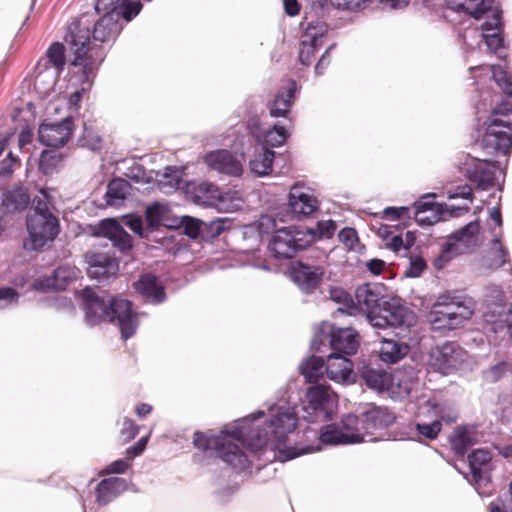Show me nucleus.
I'll list each match as a JSON object with an SVG mask.
<instances>
[{
  "mask_svg": "<svg viewBox=\"0 0 512 512\" xmlns=\"http://www.w3.org/2000/svg\"><path fill=\"white\" fill-rule=\"evenodd\" d=\"M104 15L90 28V21L82 16L72 22L65 35L69 63L74 67H82L84 83L90 84L100 64L104 61L103 44L114 41L122 30L117 13L99 10Z\"/></svg>",
  "mask_w": 512,
  "mask_h": 512,
  "instance_id": "nucleus-1",
  "label": "nucleus"
},
{
  "mask_svg": "<svg viewBox=\"0 0 512 512\" xmlns=\"http://www.w3.org/2000/svg\"><path fill=\"white\" fill-rule=\"evenodd\" d=\"M82 297L85 317L89 324L97 325L102 322H117L124 340L135 334L138 320L130 301L119 298L104 299L90 288L82 291Z\"/></svg>",
  "mask_w": 512,
  "mask_h": 512,
  "instance_id": "nucleus-2",
  "label": "nucleus"
},
{
  "mask_svg": "<svg viewBox=\"0 0 512 512\" xmlns=\"http://www.w3.org/2000/svg\"><path fill=\"white\" fill-rule=\"evenodd\" d=\"M493 2L494 0H444V7L447 11L460 17L475 20H480L486 13L491 12L489 19L481 25L482 36L488 49L499 58L504 59L506 55L503 53L502 10L498 6H493Z\"/></svg>",
  "mask_w": 512,
  "mask_h": 512,
  "instance_id": "nucleus-3",
  "label": "nucleus"
},
{
  "mask_svg": "<svg viewBox=\"0 0 512 512\" xmlns=\"http://www.w3.org/2000/svg\"><path fill=\"white\" fill-rule=\"evenodd\" d=\"M475 302L466 294L448 291L432 305L429 321L436 330H453L463 326L473 315Z\"/></svg>",
  "mask_w": 512,
  "mask_h": 512,
  "instance_id": "nucleus-4",
  "label": "nucleus"
},
{
  "mask_svg": "<svg viewBox=\"0 0 512 512\" xmlns=\"http://www.w3.org/2000/svg\"><path fill=\"white\" fill-rule=\"evenodd\" d=\"M236 441H241L240 436L235 433L230 434L227 431L211 436L196 431L193 435V445L197 449L203 452L214 450L216 456L233 469L244 471L250 466V461Z\"/></svg>",
  "mask_w": 512,
  "mask_h": 512,
  "instance_id": "nucleus-5",
  "label": "nucleus"
},
{
  "mask_svg": "<svg viewBox=\"0 0 512 512\" xmlns=\"http://www.w3.org/2000/svg\"><path fill=\"white\" fill-rule=\"evenodd\" d=\"M482 146L490 154L510 153L512 148L511 100H503L493 108L482 138Z\"/></svg>",
  "mask_w": 512,
  "mask_h": 512,
  "instance_id": "nucleus-6",
  "label": "nucleus"
},
{
  "mask_svg": "<svg viewBox=\"0 0 512 512\" xmlns=\"http://www.w3.org/2000/svg\"><path fill=\"white\" fill-rule=\"evenodd\" d=\"M297 421L296 414L289 408L278 409L268 421L270 434L267 433L264 437L258 435L256 446L262 447L271 442L285 461L312 452L313 449L310 447L298 451L295 447L285 446L288 434L296 429Z\"/></svg>",
  "mask_w": 512,
  "mask_h": 512,
  "instance_id": "nucleus-7",
  "label": "nucleus"
},
{
  "mask_svg": "<svg viewBox=\"0 0 512 512\" xmlns=\"http://www.w3.org/2000/svg\"><path fill=\"white\" fill-rule=\"evenodd\" d=\"M315 241L313 230H299L295 227H284L275 231L269 249L275 258L289 259L298 251L304 250Z\"/></svg>",
  "mask_w": 512,
  "mask_h": 512,
  "instance_id": "nucleus-8",
  "label": "nucleus"
},
{
  "mask_svg": "<svg viewBox=\"0 0 512 512\" xmlns=\"http://www.w3.org/2000/svg\"><path fill=\"white\" fill-rule=\"evenodd\" d=\"M27 238L24 248L32 251L42 250L52 243L60 233L59 219L54 214L26 216Z\"/></svg>",
  "mask_w": 512,
  "mask_h": 512,
  "instance_id": "nucleus-9",
  "label": "nucleus"
},
{
  "mask_svg": "<svg viewBox=\"0 0 512 512\" xmlns=\"http://www.w3.org/2000/svg\"><path fill=\"white\" fill-rule=\"evenodd\" d=\"M87 264V275L98 281L115 279L119 273L120 264L115 253L108 245L94 247L84 254Z\"/></svg>",
  "mask_w": 512,
  "mask_h": 512,
  "instance_id": "nucleus-10",
  "label": "nucleus"
},
{
  "mask_svg": "<svg viewBox=\"0 0 512 512\" xmlns=\"http://www.w3.org/2000/svg\"><path fill=\"white\" fill-rule=\"evenodd\" d=\"M464 361V351L457 342L446 341L432 347L429 352L428 365L443 375L454 373Z\"/></svg>",
  "mask_w": 512,
  "mask_h": 512,
  "instance_id": "nucleus-11",
  "label": "nucleus"
},
{
  "mask_svg": "<svg viewBox=\"0 0 512 512\" xmlns=\"http://www.w3.org/2000/svg\"><path fill=\"white\" fill-rule=\"evenodd\" d=\"M416 323V314L407 306L397 300L384 301L377 315L371 318V324L375 327H411Z\"/></svg>",
  "mask_w": 512,
  "mask_h": 512,
  "instance_id": "nucleus-12",
  "label": "nucleus"
},
{
  "mask_svg": "<svg viewBox=\"0 0 512 512\" xmlns=\"http://www.w3.org/2000/svg\"><path fill=\"white\" fill-rule=\"evenodd\" d=\"M479 231V221L475 220L454 232L443 245L441 257L449 260L455 255L472 252L478 246Z\"/></svg>",
  "mask_w": 512,
  "mask_h": 512,
  "instance_id": "nucleus-13",
  "label": "nucleus"
},
{
  "mask_svg": "<svg viewBox=\"0 0 512 512\" xmlns=\"http://www.w3.org/2000/svg\"><path fill=\"white\" fill-rule=\"evenodd\" d=\"M461 172L479 190H487L495 184V166L487 160L467 157Z\"/></svg>",
  "mask_w": 512,
  "mask_h": 512,
  "instance_id": "nucleus-14",
  "label": "nucleus"
},
{
  "mask_svg": "<svg viewBox=\"0 0 512 512\" xmlns=\"http://www.w3.org/2000/svg\"><path fill=\"white\" fill-rule=\"evenodd\" d=\"M74 131V122L71 117H66L59 123L43 122L38 131L39 141L49 147H62L71 139Z\"/></svg>",
  "mask_w": 512,
  "mask_h": 512,
  "instance_id": "nucleus-15",
  "label": "nucleus"
},
{
  "mask_svg": "<svg viewBox=\"0 0 512 512\" xmlns=\"http://www.w3.org/2000/svg\"><path fill=\"white\" fill-rule=\"evenodd\" d=\"M292 280L306 293H312L321 283L325 270L323 266L296 261L291 267Z\"/></svg>",
  "mask_w": 512,
  "mask_h": 512,
  "instance_id": "nucleus-16",
  "label": "nucleus"
},
{
  "mask_svg": "<svg viewBox=\"0 0 512 512\" xmlns=\"http://www.w3.org/2000/svg\"><path fill=\"white\" fill-rule=\"evenodd\" d=\"M307 401L308 409L313 410L316 417H321L323 420L331 419L336 395L329 387L317 385L309 388Z\"/></svg>",
  "mask_w": 512,
  "mask_h": 512,
  "instance_id": "nucleus-17",
  "label": "nucleus"
},
{
  "mask_svg": "<svg viewBox=\"0 0 512 512\" xmlns=\"http://www.w3.org/2000/svg\"><path fill=\"white\" fill-rule=\"evenodd\" d=\"M319 208L318 199L304 191L303 186L295 184L289 192L288 209L297 219L312 215Z\"/></svg>",
  "mask_w": 512,
  "mask_h": 512,
  "instance_id": "nucleus-18",
  "label": "nucleus"
},
{
  "mask_svg": "<svg viewBox=\"0 0 512 512\" xmlns=\"http://www.w3.org/2000/svg\"><path fill=\"white\" fill-rule=\"evenodd\" d=\"M297 91V83L293 79H284L274 98L268 102L269 114L272 117H287Z\"/></svg>",
  "mask_w": 512,
  "mask_h": 512,
  "instance_id": "nucleus-19",
  "label": "nucleus"
},
{
  "mask_svg": "<svg viewBox=\"0 0 512 512\" xmlns=\"http://www.w3.org/2000/svg\"><path fill=\"white\" fill-rule=\"evenodd\" d=\"M355 300L358 309L367 313L371 320L383 306L382 287L377 284H363L356 289Z\"/></svg>",
  "mask_w": 512,
  "mask_h": 512,
  "instance_id": "nucleus-20",
  "label": "nucleus"
},
{
  "mask_svg": "<svg viewBox=\"0 0 512 512\" xmlns=\"http://www.w3.org/2000/svg\"><path fill=\"white\" fill-rule=\"evenodd\" d=\"M96 235L109 239L113 246L123 254L128 253L133 248L131 235L114 219L101 221Z\"/></svg>",
  "mask_w": 512,
  "mask_h": 512,
  "instance_id": "nucleus-21",
  "label": "nucleus"
},
{
  "mask_svg": "<svg viewBox=\"0 0 512 512\" xmlns=\"http://www.w3.org/2000/svg\"><path fill=\"white\" fill-rule=\"evenodd\" d=\"M133 289L146 302L151 304H160L166 299V292L163 284L158 277L152 273L140 275L133 285Z\"/></svg>",
  "mask_w": 512,
  "mask_h": 512,
  "instance_id": "nucleus-22",
  "label": "nucleus"
},
{
  "mask_svg": "<svg viewBox=\"0 0 512 512\" xmlns=\"http://www.w3.org/2000/svg\"><path fill=\"white\" fill-rule=\"evenodd\" d=\"M204 161L212 170L229 176H240L243 171L240 161L227 150L210 152Z\"/></svg>",
  "mask_w": 512,
  "mask_h": 512,
  "instance_id": "nucleus-23",
  "label": "nucleus"
},
{
  "mask_svg": "<svg viewBox=\"0 0 512 512\" xmlns=\"http://www.w3.org/2000/svg\"><path fill=\"white\" fill-rule=\"evenodd\" d=\"M329 342L334 352L353 355L359 347L358 333L352 328L331 327Z\"/></svg>",
  "mask_w": 512,
  "mask_h": 512,
  "instance_id": "nucleus-24",
  "label": "nucleus"
},
{
  "mask_svg": "<svg viewBox=\"0 0 512 512\" xmlns=\"http://www.w3.org/2000/svg\"><path fill=\"white\" fill-rule=\"evenodd\" d=\"M362 425L366 434L373 436L377 431L384 430L391 426L395 420V414L386 407H372L362 413Z\"/></svg>",
  "mask_w": 512,
  "mask_h": 512,
  "instance_id": "nucleus-25",
  "label": "nucleus"
},
{
  "mask_svg": "<svg viewBox=\"0 0 512 512\" xmlns=\"http://www.w3.org/2000/svg\"><path fill=\"white\" fill-rule=\"evenodd\" d=\"M127 481L120 477L102 479L95 488V500L98 505L105 506L127 489Z\"/></svg>",
  "mask_w": 512,
  "mask_h": 512,
  "instance_id": "nucleus-26",
  "label": "nucleus"
},
{
  "mask_svg": "<svg viewBox=\"0 0 512 512\" xmlns=\"http://www.w3.org/2000/svg\"><path fill=\"white\" fill-rule=\"evenodd\" d=\"M492 456L488 450L477 449L468 456L472 481L479 485L490 478Z\"/></svg>",
  "mask_w": 512,
  "mask_h": 512,
  "instance_id": "nucleus-27",
  "label": "nucleus"
},
{
  "mask_svg": "<svg viewBox=\"0 0 512 512\" xmlns=\"http://www.w3.org/2000/svg\"><path fill=\"white\" fill-rule=\"evenodd\" d=\"M31 201L28 189L23 186H14L2 194L0 208L6 214L23 212Z\"/></svg>",
  "mask_w": 512,
  "mask_h": 512,
  "instance_id": "nucleus-28",
  "label": "nucleus"
},
{
  "mask_svg": "<svg viewBox=\"0 0 512 512\" xmlns=\"http://www.w3.org/2000/svg\"><path fill=\"white\" fill-rule=\"evenodd\" d=\"M76 279V272L70 266H59L53 274L35 282L34 287L40 290H64Z\"/></svg>",
  "mask_w": 512,
  "mask_h": 512,
  "instance_id": "nucleus-29",
  "label": "nucleus"
},
{
  "mask_svg": "<svg viewBox=\"0 0 512 512\" xmlns=\"http://www.w3.org/2000/svg\"><path fill=\"white\" fill-rule=\"evenodd\" d=\"M346 354L333 352L327 357L325 372L331 380H347L352 372L353 364Z\"/></svg>",
  "mask_w": 512,
  "mask_h": 512,
  "instance_id": "nucleus-30",
  "label": "nucleus"
},
{
  "mask_svg": "<svg viewBox=\"0 0 512 512\" xmlns=\"http://www.w3.org/2000/svg\"><path fill=\"white\" fill-rule=\"evenodd\" d=\"M148 442V436L140 438L137 443L126 450L125 459H118L110 463L103 471L105 474H123L131 467V461L142 454Z\"/></svg>",
  "mask_w": 512,
  "mask_h": 512,
  "instance_id": "nucleus-31",
  "label": "nucleus"
},
{
  "mask_svg": "<svg viewBox=\"0 0 512 512\" xmlns=\"http://www.w3.org/2000/svg\"><path fill=\"white\" fill-rule=\"evenodd\" d=\"M415 219L420 224L432 225L441 220L439 205L434 196H424L415 202Z\"/></svg>",
  "mask_w": 512,
  "mask_h": 512,
  "instance_id": "nucleus-32",
  "label": "nucleus"
},
{
  "mask_svg": "<svg viewBox=\"0 0 512 512\" xmlns=\"http://www.w3.org/2000/svg\"><path fill=\"white\" fill-rule=\"evenodd\" d=\"M340 429L342 434H344L346 444L362 442L367 435L362 425V417L353 414H347L342 417Z\"/></svg>",
  "mask_w": 512,
  "mask_h": 512,
  "instance_id": "nucleus-33",
  "label": "nucleus"
},
{
  "mask_svg": "<svg viewBox=\"0 0 512 512\" xmlns=\"http://www.w3.org/2000/svg\"><path fill=\"white\" fill-rule=\"evenodd\" d=\"M192 197L196 204L212 206L222 199V193L216 185L202 182L193 187Z\"/></svg>",
  "mask_w": 512,
  "mask_h": 512,
  "instance_id": "nucleus-34",
  "label": "nucleus"
},
{
  "mask_svg": "<svg viewBox=\"0 0 512 512\" xmlns=\"http://www.w3.org/2000/svg\"><path fill=\"white\" fill-rule=\"evenodd\" d=\"M408 353V346L393 339H383L379 349V357L386 363H397Z\"/></svg>",
  "mask_w": 512,
  "mask_h": 512,
  "instance_id": "nucleus-35",
  "label": "nucleus"
},
{
  "mask_svg": "<svg viewBox=\"0 0 512 512\" xmlns=\"http://www.w3.org/2000/svg\"><path fill=\"white\" fill-rule=\"evenodd\" d=\"M476 442L474 433L467 427H458L450 438L451 447L457 455H465Z\"/></svg>",
  "mask_w": 512,
  "mask_h": 512,
  "instance_id": "nucleus-36",
  "label": "nucleus"
},
{
  "mask_svg": "<svg viewBox=\"0 0 512 512\" xmlns=\"http://www.w3.org/2000/svg\"><path fill=\"white\" fill-rule=\"evenodd\" d=\"M274 157L275 152L263 146L262 152L249 161L250 170L257 176L268 175L272 171Z\"/></svg>",
  "mask_w": 512,
  "mask_h": 512,
  "instance_id": "nucleus-37",
  "label": "nucleus"
},
{
  "mask_svg": "<svg viewBox=\"0 0 512 512\" xmlns=\"http://www.w3.org/2000/svg\"><path fill=\"white\" fill-rule=\"evenodd\" d=\"M77 144L91 151H100L103 147V138L94 125L84 123L83 133L78 138Z\"/></svg>",
  "mask_w": 512,
  "mask_h": 512,
  "instance_id": "nucleus-38",
  "label": "nucleus"
},
{
  "mask_svg": "<svg viewBox=\"0 0 512 512\" xmlns=\"http://www.w3.org/2000/svg\"><path fill=\"white\" fill-rule=\"evenodd\" d=\"M325 363L322 357L311 356L301 365V373L309 383H317L323 377Z\"/></svg>",
  "mask_w": 512,
  "mask_h": 512,
  "instance_id": "nucleus-39",
  "label": "nucleus"
},
{
  "mask_svg": "<svg viewBox=\"0 0 512 512\" xmlns=\"http://www.w3.org/2000/svg\"><path fill=\"white\" fill-rule=\"evenodd\" d=\"M361 378L369 388L378 391L388 389L390 384V377L386 372L371 368L364 369Z\"/></svg>",
  "mask_w": 512,
  "mask_h": 512,
  "instance_id": "nucleus-40",
  "label": "nucleus"
},
{
  "mask_svg": "<svg viewBox=\"0 0 512 512\" xmlns=\"http://www.w3.org/2000/svg\"><path fill=\"white\" fill-rule=\"evenodd\" d=\"M63 155L57 150L42 151L39 159V170L45 174H53L61 165Z\"/></svg>",
  "mask_w": 512,
  "mask_h": 512,
  "instance_id": "nucleus-41",
  "label": "nucleus"
},
{
  "mask_svg": "<svg viewBox=\"0 0 512 512\" xmlns=\"http://www.w3.org/2000/svg\"><path fill=\"white\" fill-rule=\"evenodd\" d=\"M328 32V25L321 20H315L309 22L307 26L304 28V31L301 35V39L307 40L311 43L323 44V37Z\"/></svg>",
  "mask_w": 512,
  "mask_h": 512,
  "instance_id": "nucleus-42",
  "label": "nucleus"
},
{
  "mask_svg": "<svg viewBox=\"0 0 512 512\" xmlns=\"http://www.w3.org/2000/svg\"><path fill=\"white\" fill-rule=\"evenodd\" d=\"M65 51V46L60 42L52 43L46 51V58L55 68L57 74H60L64 70L66 64Z\"/></svg>",
  "mask_w": 512,
  "mask_h": 512,
  "instance_id": "nucleus-43",
  "label": "nucleus"
},
{
  "mask_svg": "<svg viewBox=\"0 0 512 512\" xmlns=\"http://www.w3.org/2000/svg\"><path fill=\"white\" fill-rule=\"evenodd\" d=\"M113 9H107L112 11L111 13H117V19L120 17L126 21H130L133 17L139 14L142 4L135 0H120L118 1Z\"/></svg>",
  "mask_w": 512,
  "mask_h": 512,
  "instance_id": "nucleus-44",
  "label": "nucleus"
},
{
  "mask_svg": "<svg viewBox=\"0 0 512 512\" xmlns=\"http://www.w3.org/2000/svg\"><path fill=\"white\" fill-rule=\"evenodd\" d=\"M427 404L441 423L442 421L455 423L459 417L456 409L450 404L434 402L432 400H429Z\"/></svg>",
  "mask_w": 512,
  "mask_h": 512,
  "instance_id": "nucleus-45",
  "label": "nucleus"
},
{
  "mask_svg": "<svg viewBox=\"0 0 512 512\" xmlns=\"http://www.w3.org/2000/svg\"><path fill=\"white\" fill-rule=\"evenodd\" d=\"M288 137V132L283 126L274 125L272 129L266 130L259 143L270 147H279L285 143Z\"/></svg>",
  "mask_w": 512,
  "mask_h": 512,
  "instance_id": "nucleus-46",
  "label": "nucleus"
},
{
  "mask_svg": "<svg viewBox=\"0 0 512 512\" xmlns=\"http://www.w3.org/2000/svg\"><path fill=\"white\" fill-rule=\"evenodd\" d=\"M128 183L121 179H115L109 182L107 186V202L114 204L119 200H124L127 194Z\"/></svg>",
  "mask_w": 512,
  "mask_h": 512,
  "instance_id": "nucleus-47",
  "label": "nucleus"
},
{
  "mask_svg": "<svg viewBox=\"0 0 512 512\" xmlns=\"http://www.w3.org/2000/svg\"><path fill=\"white\" fill-rule=\"evenodd\" d=\"M492 77L501 90L512 97V76L500 65L491 66Z\"/></svg>",
  "mask_w": 512,
  "mask_h": 512,
  "instance_id": "nucleus-48",
  "label": "nucleus"
},
{
  "mask_svg": "<svg viewBox=\"0 0 512 512\" xmlns=\"http://www.w3.org/2000/svg\"><path fill=\"white\" fill-rule=\"evenodd\" d=\"M320 440L325 444H346L340 426L329 424L320 431Z\"/></svg>",
  "mask_w": 512,
  "mask_h": 512,
  "instance_id": "nucleus-49",
  "label": "nucleus"
},
{
  "mask_svg": "<svg viewBox=\"0 0 512 512\" xmlns=\"http://www.w3.org/2000/svg\"><path fill=\"white\" fill-rule=\"evenodd\" d=\"M41 196H36L32 201V207L29 210L27 216H33L34 214L45 215L53 214L50 209L49 196L43 189L40 190Z\"/></svg>",
  "mask_w": 512,
  "mask_h": 512,
  "instance_id": "nucleus-50",
  "label": "nucleus"
},
{
  "mask_svg": "<svg viewBox=\"0 0 512 512\" xmlns=\"http://www.w3.org/2000/svg\"><path fill=\"white\" fill-rule=\"evenodd\" d=\"M165 208L159 204L154 203L147 207L145 212L146 222L149 228H157L162 225Z\"/></svg>",
  "mask_w": 512,
  "mask_h": 512,
  "instance_id": "nucleus-51",
  "label": "nucleus"
},
{
  "mask_svg": "<svg viewBox=\"0 0 512 512\" xmlns=\"http://www.w3.org/2000/svg\"><path fill=\"white\" fill-rule=\"evenodd\" d=\"M121 425L119 431V439L122 443H127L134 439L139 432L138 425L130 418L124 417L118 422Z\"/></svg>",
  "mask_w": 512,
  "mask_h": 512,
  "instance_id": "nucleus-52",
  "label": "nucleus"
},
{
  "mask_svg": "<svg viewBox=\"0 0 512 512\" xmlns=\"http://www.w3.org/2000/svg\"><path fill=\"white\" fill-rule=\"evenodd\" d=\"M442 429V423L440 420H434L431 423H417L416 431L419 436H423L426 439L434 440L438 437Z\"/></svg>",
  "mask_w": 512,
  "mask_h": 512,
  "instance_id": "nucleus-53",
  "label": "nucleus"
},
{
  "mask_svg": "<svg viewBox=\"0 0 512 512\" xmlns=\"http://www.w3.org/2000/svg\"><path fill=\"white\" fill-rule=\"evenodd\" d=\"M319 47H321L320 44L311 43L307 40L301 39L299 50L300 62L304 66H309Z\"/></svg>",
  "mask_w": 512,
  "mask_h": 512,
  "instance_id": "nucleus-54",
  "label": "nucleus"
},
{
  "mask_svg": "<svg viewBox=\"0 0 512 512\" xmlns=\"http://www.w3.org/2000/svg\"><path fill=\"white\" fill-rule=\"evenodd\" d=\"M79 70L78 72L81 73V85H82V88L80 90H77L75 92H73L70 96H69V99H68V103H69V106L71 109H73L74 111H78L79 108H80V103L82 101V98H83V94L90 89V87L92 86L93 84V81H94V78H92V81L90 84L88 83H84V75H83V72H82V67H78Z\"/></svg>",
  "mask_w": 512,
  "mask_h": 512,
  "instance_id": "nucleus-55",
  "label": "nucleus"
},
{
  "mask_svg": "<svg viewBox=\"0 0 512 512\" xmlns=\"http://www.w3.org/2000/svg\"><path fill=\"white\" fill-rule=\"evenodd\" d=\"M336 229L337 225L333 220L319 221L316 229H312L315 233V241L322 238H332Z\"/></svg>",
  "mask_w": 512,
  "mask_h": 512,
  "instance_id": "nucleus-56",
  "label": "nucleus"
},
{
  "mask_svg": "<svg viewBox=\"0 0 512 512\" xmlns=\"http://www.w3.org/2000/svg\"><path fill=\"white\" fill-rule=\"evenodd\" d=\"M339 241L343 243L347 249L353 250L359 242L357 232L354 228H343L338 234Z\"/></svg>",
  "mask_w": 512,
  "mask_h": 512,
  "instance_id": "nucleus-57",
  "label": "nucleus"
},
{
  "mask_svg": "<svg viewBox=\"0 0 512 512\" xmlns=\"http://www.w3.org/2000/svg\"><path fill=\"white\" fill-rule=\"evenodd\" d=\"M426 268L427 264L421 256L411 257L409 266L405 271V275L413 278L419 277Z\"/></svg>",
  "mask_w": 512,
  "mask_h": 512,
  "instance_id": "nucleus-58",
  "label": "nucleus"
},
{
  "mask_svg": "<svg viewBox=\"0 0 512 512\" xmlns=\"http://www.w3.org/2000/svg\"><path fill=\"white\" fill-rule=\"evenodd\" d=\"M184 231L187 236L190 238H197L201 231V225L203 224L202 221L186 217L184 218Z\"/></svg>",
  "mask_w": 512,
  "mask_h": 512,
  "instance_id": "nucleus-59",
  "label": "nucleus"
},
{
  "mask_svg": "<svg viewBox=\"0 0 512 512\" xmlns=\"http://www.w3.org/2000/svg\"><path fill=\"white\" fill-rule=\"evenodd\" d=\"M247 129L249 130L250 134L255 138V140L261 141L263 137V133L266 131L262 128L261 122L258 116L250 117L247 120Z\"/></svg>",
  "mask_w": 512,
  "mask_h": 512,
  "instance_id": "nucleus-60",
  "label": "nucleus"
},
{
  "mask_svg": "<svg viewBox=\"0 0 512 512\" xmlns=\"http://www.w3.org/2000/svg\"><path fill=\"white\" fill-rule=\"evenodd\" d=\"M448 196L450 199L463 198L472 201L473 191L470 185L463 184L456 186L452 191H449Z\"/></svg>",
  "mask_w": 512,
  "mask_h": 512,
  "instance_id": "nucleus-61",
  "label": "nucleus"
},
{
  "mask_svg": "<svg viewBox=\"0 0 512 512\" xmlns=\"http://www.w3.org/2000/svg\"><path fill=\"white\" fill-rule=\"evenodd\" d=\"M19 164V159L14 157L12 153L0 162V176H7L13 173L15 166Z\"/></svg>",
  "mask_w": 512,
  "mask_h": 512,
  "instance_id": "nucleus-62",
  "label": "nucleus"
},
{
  "mask_svg": "<svg viewBox=\"0 0 512 512\" xmlns=\"http://www.w3.org/2000/svg\"><path fill=\"white\" fill-rule=\"evenodd\" d=\"M330 298L337 303H343L345 305H349V303L353 302L350 294L342 288H332L330 290Z\"/></svg>",
  "mask_w": 512,
  "mask_h": 512,
  "instance_id": "nucleus-63",
  "label": "nucleus"
},
{
  "mask_svg": "<svg viewBox=\"0 0 512 512\" xmlns=\"http://www.w3.org/2000/svg\"><path fill=\"white\" fill-rule=\"evenodd\" d=\"M384 216L392 220H398L404 217H408V207H387L384 210Z\"/></svg>",
  "mask_w": 512,
  "mask_h": 512,
  "instance_id": "nucleus-64",
  "label": "nucleus"
}]
</instances>
